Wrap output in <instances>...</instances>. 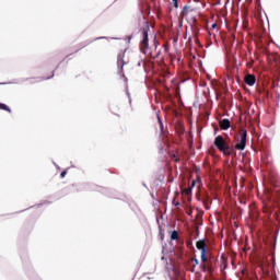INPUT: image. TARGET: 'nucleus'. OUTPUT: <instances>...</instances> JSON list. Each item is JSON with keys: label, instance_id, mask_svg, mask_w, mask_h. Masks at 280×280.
<instances>
[{"label": "nucleus", "instance_id": "nucleus-1", "mask_svg": "<svg viewBox=\"0 0 280 280\" xmlns=\"http://www.w3.org/2000/svg\"><path fill=\"white\" fill-rule=\"evenodd\" d=\"M148 32H150V26H147L142 31V42L140 44V51L141 54H144V56H150L151 58H158L159 52H153L152 49L150 48Z\"/></svg>", "mask_w": 280, "mask_h": 280}, {"label": "nucleus", "instance_id": "nucleus-2", "mask_svg": "<svg viewBox=\"0 0 280 280\" xmlns=\"http://www.w3.org/2000/svg\"><path fill=\"white\" fill-rule=\"evenodd\" d=\"M214 145L219 152H222L223 156H231V154H233V149H231V145L222 136H217L214 138Z\"/></svg>", "mask_w": 280, "mask_h": 280}, {"label": "nucleus", "instance_id": "nucleus-3", "mask_svg": "<svg viewBox=\"0 0 280 280\" xmlns=\"http://www.w3.org/2000/svg\"><path fill=\"white\" fill-rule=\"evenodd\" d=\"M130 65V52L128 49L120 50L117 55V67L120 71L128 69Z\"/></svg>", "mask_w": 280, "mask_h": 280}, {"label": "nucleus", "instance_id": "nucleus-4", "mask_svg": "<svg viewBox=\"0 0 280 280\" xmlns=\"http://www.w3.org/2000/svg\"><path fill=\"white\" fill-rule=\"evenodd\" d=\"M196 248L201 253V264H207V261H209V247H207V242L205 240L197 241Z\"/></svg>", "mask_w": 280, "mask_h": 280}, {"label": "nucleus", "instance_id": "nucleus-5", "mask_svg": "<svg viewBox=\"0 0 280 280\" xmlns=\"http://www.w3.org/2000/svg\"><path fill=\"white\" fill-rule=\"evenodd\" d=\"M240 137L238 143L235 144V150L244 151L246 150V137H248V131L246 129L240 130Z\"/></svg>", "mask_w": 280, "mask_h": 280}, {"label": "nucleus", "instance_id": "nucleus-6", "mask_svg": "<svg viewBox=\"0 0 280 280\" xmlns=\"http://www.w3.org/2000/svg\"><path fill=\"white\" fill-rule=\"evenodd\" d=\"M244 82L248 86H255V82H257V78L254 74H246L244 77Z\"/></svg>", "mask_w": 280, "mask_h": 280}, {"label": "nucleus", "instance_id": "nucleus-7", "mask_svg": "<svg viewBox=\"0 0 280 280\" xmlns=\"http://www.w3.org/2000/svg\"><path fill=\"white\" fill-rule=\"evenodd\" d=\"M194 12V9L189 5H185L179 14L180 19H185V16H189Z\"/></svg>", "mask_w": 280, "mask_h": 280}, {"label": "nucleus", "instance_id": "nucleus-8", "mask_svg": "<svg viewBox=\"0 0 280 280\" xmlns=\"http://www.w3.org/2000/svg\"><path fill=\"white\" fill-rule=\"evenodd\" d=\"M219 126L221 130H229V128H231V120H229V118H224L219 121Z\"/></svg>", "mask_w": 280, "mask_h": 280}, {"label": "nucleus", "instance_id": "nucleus-9", "mask_svg": "<svg viewBox=\"0 0 280 280\" xmlns=\"http://www.w3.org/2000/svg\"><path fill=\"white\" fill-rule=\"evenodd\" d=\"M202 270L203 272H209V275H212L213 267H211V262H209V260L207 262H202Z\"/></svg>", "mask_w": 280, "mask_h": 280}, {"label": "nucleus", "instance_id": "nucleus-10", "mask_svg": "<svg viewBox=\"0 0 280 280\" xmlns=\"http://www.w3.org/2000/svg\"><path fill=\"white\" fill-rule=\"evenodd\" d=\"M161 135H164L165 132V127L163 126V120H161V117H158Z\"/></svg>", "mask_w": 280, "mask_h": 280}, {"label": "nucleus", "instance_id": "nucleus-11", "mask_svg": "<svg viewBox=\"0 0 280 280\" xmlns=\"http://www.w3.org/2000/svg\"><path fill=\"white\" fill-rule=\"evenodd\" d=\"M171 240L173 242H176V240H178V231L174 230L171 234Z\"/></svg>", "mask_w": 280, "mask_h": 280}, {"label": "nucleus", "instance_id": "nucleus-12", "mask_svg": "<svg viewBox=\"0 0 280 280\" xmlns=\"http://www.w3.org/2000/svg\"><path fill=\"white\" fill-rule=\"evenodd\" d=\"M0 110H7V113H12V109L8 107V105L0 103Z\"/></svg>", "mask_w": 280, "mask_h": 280}, {"label": "nucleus", "instance_id": "nucleus-13", "mask_svg": "<svg viewBox=\"0 0 280 280\" xmlns=\"http://www.w3.org/2000/svg\"><path fill=\"white\" fill-rule=\"evenodd\" d=\"M137 66L138 67H145V61L143 59H140L138 62H137Z\"/></svg>", "mask_w": 280, "mask_h": 280}, {"label": "nucleus", "instance_id": "nucleus-14", "mask_svg": "<svg viewBox=\"0 0 280 280\" xmlns=\"http://www.w3.org/2000/svg\"><path fill=\"white\" fill-rule=\"evenodd\" d=\"M172 159H175V162H176V163H178V162L180 161V158H178V156L176 155V153H174V154L172 155Z\"/></svg>", "mask_w": 280, "mask_h": 280}, {"label": "nucleus", "instance_id": "nucleus-15", "mask_svg": "<svg viewBox=\"0 0 280 280\" xmlns=\"http://www.w3.org/2000/svg\"><path fill=\"white\" fill-rule=\"evenodd\" d=\"M190 261L195 262L194 268H196V266H198V264H199L197 258H191Z\"/></svg>", "mask_w": 280, "mask_h": 280}, {"label": "nucleus", "instance_id": "nucleus-16", "mask_svg": "<svg viewBox=\"0 0 280 280\" xmlns=\"http://www.w3.org/2000/svg\"><path fill=\"white\" fill-rule=\"evenodd\" d=\"M184 194H186V196H189V194H191V188H186L184 190Z\"/></svg>", "mask_w": 280, "mask_h": 280}, {"label": "nucleus", "instance_id": "nucleus-17", "mask_svg": "<svg viewBox=\"0 0 280 280\" xmlns=\"http://www.w3.org/2000/svg\"><path fill=\"white\" fill-rule=\"evenodd\" d=\"M174 8L178 9V0H172Z\"/></svg>", "mask_w": 280, "mask_h": 280}, {"label": "nucleus", "instance_id": "nucleus-18", "mask_svg": "<svg viewBox=\"0 0 280 280\" xmlns=\"http://www.w3.org/2000/svg\"><path fill=\"white\" fill-rule=\"evenodd\" d=\"M67 176V171L61 172L60 177L65 178Z\"/></svg>", "mask_w": 280, "mask_h": 280}, {"label": "nucleus", "instance_id": "nucleus-19", "mask_svg": "<svg viewBox=\"0 0 280 280\" xmlns=\"http://www.w3.org/2000/svg\"><path fill=\"white\" fill-rule=\"evenodd\" d=\"M215 27H218V24H217V23H213V24L211 25V28H212V30H215Z\"/></svg>", "mask_w": 280, "mask_h": 280}, {"label": "nucleus", "instance_id": "nucleus-20", "mask_svg": "<svg viewBox=\"0 0 280 280\" xmlns=\"http://www.w3.org/2000/svg\"><path fill=\"white\" fill-rule=\"evenodd\" d=\"M154 47L156 49V47H159V42L156 39H154Z\"/></svg>", "mask_w": 280, "mask_h": 280}, {"label": "nucleus", "instance_id": "nucleus-21", "mask_svg": "<svg viewBox=\"0 0 280 280\" xmlns=\"http://www.w3.org/2000/svg\"><path fill=\"white\" fill-rule=\"evenodd\" d=\"M196 185V180H192L191 187H195Z\"/></svg>", "mask_w": 280, "mask_h": 280}]
</instances>
